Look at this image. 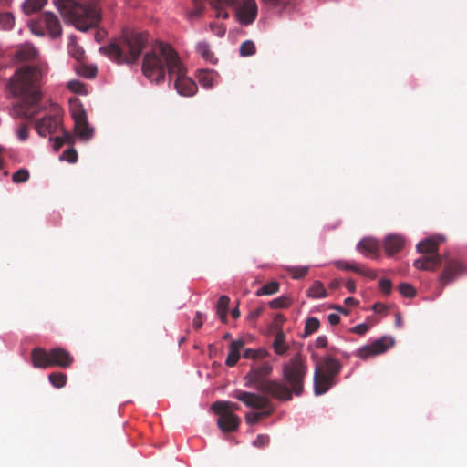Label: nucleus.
<instances>
[{
	"instance_id": "obj_38",
	"label": "nucleus",
	"mask_w": 467,
	"mask_h": 467,
	"mask_svg": "<svg viewBox=\"0 0 467 467\" xmlns=\"http://www.w3.org/2000/svg\"><path fill=\"white\" fill-rule=\"evenodd\" d=\"M15 24V17L10 13H3L0 15V25L1 26L5 29L9 30L13 27Z\"/></svg>"
},
{
	"instance_id": "obj_34",
	"label": "nucleus",
	"mask_w": 467,
	"mask_h": 467,
	"mask_svg": "<svg viewBox=\"0 0 467 467\" xmlns=\"http://www.w3.org/2000/svg\"><path fill=\"white\" fill-rule=\"evenodd\" d=\"M269 356V352L265 348L252 349L247 348L244 351V358L247 359H261Z\"/></svg>"
},
{
	"instance_id": "obj_36",
	"label": "nucleus",
	"mask_w": 467,
	"mask_h": 467,
	"mask_svg": "<svg viewBox=\"0 0 467 467\" xmlns=\"http://www.w3.org/2000/svg\"><path fill=\"white\" fill-rule=\"evenodd\" d=\"M320 327V322L317 317H308L305 324L304 336L307 337L315 333Z\"/></svg>"
},
{
	"instance_id": "obj_28",
	"label": "nucleus",
	"mask_w": 467,
	"mask_h": 467,
	"mask_svg": "<svg viewBox=\"0 0 467 467\" xmlns=\"http://www.w3.org/2000/svg\"><path fill=\"white\" fill-rule=\"evenodd\" d=\"M197 53L206 61L215 64L217 62L214 54L211 50L210 44L206 41H201L196 45Z\"/></svg>"
},
{
	"instance_id": "obj_60",
	"label": "nucleus",
	"mask_w": 467,
	"mask_h": 467,
	"mask_svg": "<svg viewBox=\"0 0 467 467\" xmlns=\"http://www.w3.org/2000/svg\"><path fill=\"white\" fill-rule=\"evenodd\" d=\"M329 286L331 289H337L340 286V281L339 280H333L330 282Z\"/></svg>"
},
{
	"instance_id": "obj_54",
	"label": "nucleus",
	"mask_w": 467,
	"mask_h": 467,
	"mask_svg": "<svg viewBox=\"0 0 467 467\" xmlns=\"http://www.w3.org/2000/svg\"><path fill=\"white\" fill-rule=\"evenodd\" d=\"M263 312V308L262 307H258L256 308L255 310L252 311L249 315H248V319L250 321H254L256 320L260 315L262 314Z\"/></svg>"
},
{
	"instance_id": "obj_45",
	"label": "nucleus",
	"mask_w": 467,
	"mask_h": 467,
	"mask_svg": "<svg viewBox=\"0 0 467 467\" xmlns=\"http://www.w3.org/2000/svg\"><path fill=\"white\" fill-rule=\"evenodd\" d=\"M379 289L386 295H389L391 291L392 284L389 279H381L379 282Z\"/></svg>"
},
{
	"instance_id": "obj_48",
	"label": "nucleus",
	"mask_w": 467,
	"mask_h": 467,
	"mask_svg": "<svg viewBox=\"0 0 467 467\" xmlns=\"http://www.w3.org/2000/svg\"><path fill=\"white\" fill-rule=\"evenodd\" d=\"M28 135H29V130H28L27 125H26V124L21 125L17 130L18 139L22 141H25L27 140Z\"/></svg>"
},
{
	"instance_id": "obj_23",
	"label": "nucleus",
	"mask_w": 467,
	"mask_h": 467,
	"mask_svg": "<svg viewBox=\"0 0 467 467\" xmlns=\"http://www.w3.org/2000/svg\"><path fill=\"white\" fill-rule=\"evenodd\" d=\"M357 249L368 256L379 251V244L373 238H364L358 244Z\"/></svg>"
},
{
	"instance_id": "obj_15",
	"label": "nucleus",
	"mask_w": 467,
	"mask_h": 467,
	"mask_svg": "<svg viewBox=\"0 0 467 467\" xmlns=\"http://www.w3.org/2000/svg\"><path fill=\"white\" fill-rule=\"evenodd\" d=\"M51 367H59L62 368H69L74 358L68 351L62 348H54L50 349Z\"/></svg>"
},
{
	"instance_id": "obj_56",
	"label": "nucleus",
	"mask_w": 467,
	"mask_h": 467,
	"mask_svg": "<svg viewBox=\"0 0 467 467\" xmlns=\"http://www.w3.org/2000/svg\"><path fill=\"white\" fill-rule=\"evenodd\" d=\"M53 148L56 151H58L59 149L64 145L63 139L60 136L54 138Z\"/></svg>"
},
{
	"instance_id": "obj_21",
	"label": "nucleus",
	"mask_w": 467,
	"mask_h": 467,
	"mask_svg": "<svg viewBox=\"0 0 467 467\" xmlns=\"http://www.w3.org/2000/svg\"><path fill=\"white\" fill-rule=\"evenodd\" d=\"M244 347V341L242 339L234 340L229 346V353L225 360L228 367H234L240 359V351Z\"/></svg>"
},
{
	"instance_id": "obj_22",
	"label": "nucleus",
	"mask_w": 467,
	"mask_h": 467,
	"mask_svg": "<svg viewBox=\"0 0 467 467\" xmlns=\"http://www.w3.org/2000/svg\"><path fill=\"white\" fill-rule=\"evenodd\" d=\"M38 51L31 44L21 46L16 52V57L19 61H31L37 57Z\"/></svg>"
},
{
	"instance_id": "obj_64",
	"label": "nucleus",
	"mask_w": 467,
	"mask_h": 467,
	"mask_svg": "<svg viewBox=\"0 0 467 467\" xmlns=\"http://www.w3.org/2000/svg\"><path fill=\"white\" fill-rule=\"evenodd\" d=\"M264 1L266 3L272 4V5H277L280 2V0H264Z\"/></svg>"
},
{
	"instance_id": "obj_17",
	"label": "nucleus",
	"mask_w": 467,
	"mask_h": 467,
	"mask_svg": "<svg viewBox=\"0 0 467 467\" xmlns=\"http://www.w3.org/2000/svg\"><path fill=\"white\" fill-rule=\"evenodd\" d=\"M442 260L443 255H440L439 254L424 255L415 260L413 265L420 270L435 271L441 266Z\"/></svg>"
},
{
	"instance_id": "obj_29",
	"label": "nucleus",
	"mask_w": 467,
	"mask_h": 467,
	"mask_svg": "<svg viewBox=\"0 0 467 467\" xmlns=\"http://www.w3.org/2000/svg\"><path fill=\"white\" fill-rule=\"evenodd\" d=\"M69 103H70V113H71V116H72L74 121L78 120V122H79V121L83 120V119L87 117V113H86L82 104L80 103L79 99H70Z\"/></svg>"
},
{
	"instance_id": "obj_37",
	"label": "nucleus",
	"mask_w": 467,
	"mask_h": 467,
	"mask_svg": "<svg viewBox=\"0 0 467 467\" xmlns=\"http://www.w3.org/2000/svg\"><path fill=\"white\" fill-rule=\"evenodd\" d=\"M291 303L292 301L289 297L283 296L272 300L269 303V306L273 309L287 308L290 306Z\"/></svg>"
},
{
	"instance_id": "obj_43",
	"label": "nucleus",
	"mask_w": 467,
	"mask_h": 467,
	"mask_svg": "<svg viewBox=\"0 0 467 467\" xmlns=\"http://www.w3.org/2000/svg\"><path fill=\"white\" fill-rule=\"evenodd\" d=\"M61 159H65L68 162L74 163L78 160V152L74 148H69L63 152Z\"/></svg>"
},
{
	"instance_id": "obj_39",
	"label": "nucleus",
	"mask_w": 467,
	"mask_h": 467,
	"mask_svg": "<svg viewBox=\"0 0 467 467\" xmlns=\"http://www.w3.org/2000/svg\"><path fill=\"white\" fill-rule=\"evenodd\" d=\"M30 177L28 170L25 168L19 169L12 175V180L15 183L26 182Z\"/></svg>"
},
{
	"instance_id": "obj_57",
	"label": "nucleus",
	"mask_w": 467,
	"mask_h": 467,
	"mask_svg": "<svg viewBox=\"0 0 467 467\" xmlns=\"http://www.w3.org/2000/svg\"><path fill=\"white\" fill-rule=\"evenodd\" d=\"M346 288L348 289V292L354 293L356 291V284H355V282L353 280H348L346 283Z\"/></svg>"
},
{
	"instance_id": "obj_16",
	"label": "nucleus",
	"mask_w": 467,
	"mask_h": 467,
	"mask_svg": "<svg viewBox=\"0 0 467 467\" xmlns=\"http://www.w3.org/2000/svg\"><path fill=\"white\" fill-rule=\"evenodd\" d=\"M444 240L445 238L441 235L428 237L417 244V251L426 255L438 254L439 246Z\"/></svg>"
},
{
	"instance_id": "obj_25",
	"label": "nucleus",
	"mask_w": 467,
	"mask_h": 467,
	"mask_svg": "<svg viewBox=\"0 0 467 467\" xmlns=\"http://www.w3.org/2000/svg\"><path fill=\"white\" fill-rule=\"evenodd\" d=\"M75 132L77 136L83 140H89L93 136V129L89 127L87 117L83 120H76Z\"/></svg>"
},
{
	"instance_id": "obj_33",
	"label": "nucleus",
	"mask_w": 467,
	"mask_h": 467,
	"mask_svg": "<svg viewBox=\"0 0 467 467\" xmlns=\"http://www.w3.org/2000/svg\"><path fill=\"white\" fill-rule=\"evenodd\" d=\"M279 283L276 281H272L270 283L265 284L260 289H258L255 293L257 296H265V295H274L279 290Z\"/></svg>"
},
{
	"instance_id": "obj_44",
	"label": "nucleus",
	"mask_w": 467,
	"mask_h": 467,
	"mask_svg": "<svg viewBox=\"0 0 467 467\" xmlns=\"http://www.w3.org/2000/svg\"><path fill=\"white\" fill-rule=\"evenodd\" d=\"M269 441H270L269 436L260 434L254 441L253 444H254V446H255L257 448H263V447L268 445Z\"/></svg>"
},
{
	"instance_id": "obj_8",
	"label": "nucleus",
	"mask_w": 467,
	"mask_h": 467,
	"mask_svg": "<svg viewBox=\"0 0 467 467\" xmlns=\"http://www.w3.org/2000/svg\"><path fill=\"white\" fill-rule=\"evenodd\" d=\"M231 396L243 402L248 408L263 410L258 412L261 420L269 417L275 411V406L270 400L271 397L268 395L235 390Z\"/></svg>"
},
{
	"instance_id": "obj_5",
	"label": "nucleus",
	"mask_w": 467,
	"mask_h": 467,
	"mask_svg": "<svg viewBox=\"0 0 467 467\" xmlns=\"http://www.w3.org/2000/svg\"><path fill=\"white\" fill-rule=\"evenodd\" d=\"M61 14L82 31L96 26L100 21L99 10L95 3L80 4L73 0H56Z\"/></svg>"
},
{
	"instance_id": "obj_2",
	"label": "nucleus",
	"mask_w": 467,
	"mask_h": 467,
	"mask_svg": "<svg viewBox=\"0 0 467 467\" xmlns=\"http://www.w3.org/2000/svg\"><path fill=\"white\" fill-rule=\"evenodd\" d=\"M47 72L45 64L25 65L18 67L7 84L9 94L18 100L13 104L12 115L32 119L37 113L36 106L42 100L43 78Z\"/></svg>"
},
{
	"instance_id": "obj_10",
	"label": "nucleus",
	"mask_w": 467,
	"mask_h": 467,
	"mask_svg": "<svg viewBox=\"0 0 467 467\" xmlns=\"http://www.w3.org/2000/svg\"><path fill=\"white\" fill-rule=\"evenodd\" d=\"M235 9L238 21L243 25L252 24L257 16V5L255 0H218Z\"/></svg>"
},
{
	"instance_id": "obj_1",
	"label": "nucleus",
	"mask_w": 467,
	"mask_h": 467,
	"mask_svg": "<svg viewBox=\"0 0 467 467\" xmlns=\"http://www.w3.org/2000/svg\"><path fill=\"white\" fill-rule=\"evenodd\" d=\"M142 72L156 84L164 82L168 73L170 80L175 79L174 88L182 96H192L197 89L195 82L186 76V68L178 53L169 44L159 43L145 54Z\"/></svg>"
},
{
	"instance_id": "obj_46",
	"label": "nucleus",
	"mask_w": 467,
	"mask_h": 467,
	"mask_svg": "<svg viewBox=\"0 0 467 467\" xmlns=\"http://www.w3.org/2000/svg\"><path fill=\"white\" fill-rule=\"evenodd\" d=\"M67 88L70 90L79 94L82 93L84 90V85L77 80L69 81L67 84Z\"/></svg>"
},
{
	"instance_id": "obj_9",
	"label": "nucleus",
	"mask_w": 467,
	"mask_h": 467,
	"mask_svg": "<svg viewBox=\"0 0 467 467\" xmlns=\"http://www.w3.org/2000/svg\"><path fill=\"white\" fill-rule=\"evenodd\" d=\"M31 31L37 36H44L47 33L51 38H57L62 34V26L55 14L45 12L31 24Z\"/></svg>"
},
{
	"instance_id": "obj_12",
	"label": "nucleus",
	"mask_w": 467,
	"mask_h": 467,
	"mask_svg": "<svg viewBox=\"0 0 467 467\" xmlns=\"http://www.w3.org/2000/svg\"><path fill=\"white\" fill-rule=\"evenodd\" d=\"M394 343L393 337L388 336L381 337L371 344L361 347L358 350L357 356L361 359H367L370 357L380 355L390 348Z\"/></svg>"
},
{
	"instance_id": "obj_14",
	"label": "nucleus",
	"mask_w": 467,
	"mask_h": 467,
	"mask_svg": "<svg viewBox=\"0 0 467 467\" xmlns=\"http://www.w3.org/2000/svg\"><path fill=\"white\" fill-rule=\"evenodd\" d=\"M218 415L217 426L223 432H234L240 425V418L235 414L228 412H214Z\"/></svg>"
},
{
	"instance_id": "obj_55",
	"label": "nucleus",
	"mask_w": 467,
	"mask_h": 467,
	"mask_svg": "<svg viewBox=\"0 0 467 467\" xmlns=\"http://www.w3.org/2000/svg\"><path fill=\"white\" fill-rule=\"evenodd\" d=\"M328 322L332 326H336L340 322V317L337 314L331 313L327 317Z\"/></svg>"
},
{
	"instance_id": "obj_47",
	"label": "nucleus",
	"mask_w": 467,
	"mask_h": 467,
	"mask_svg": "<svg viewBox=\"0 0 467 467\" xmlns=\"http://www.w3.org/2000/svg\"><path fill=\"white\" fill-rule=\"evenodd\" d=\"M245 420L248 424L253 425L256 424L261 420L260 415L258 412H247L245 414Z\"/></svg>"
},
{
	"instance_id": "obj_31",
	"label": "nucleus",
	"mask_w": 467,
	"mask_h": 467,
	"mask_svg": "<svg viewBox=\"0 0 467 467\" xmlns=\"http://www.w3.org/2000/svg\"><path fill=\"white\" fill-rule=\"evenodd\" d=\"M216 73L213 70L202 69L199 70L197 78L201 85L206 88H210L213 85V78Z\"/></svg>"
},
{
	"instance_id": "obj_52",
	"label": "nucleus",
	"mask_w": 467,
	"mask_h": 467,
	"mask_svg": "<svg viewBox=\"0 0 467 467\" xmlns=\"http://www.w3.org/2000/svg\"><path fill=\"white\" fill-rule=\"evenodd\" d=\"M315 346L317 348H326L327 346V337L326 336H319L316 339V341H315Z\"/></svg>"
},
{
	"instance_id": "obj_30",
	"label": "nucleus",
	"mask_w": 467,
	"mask_h": 467,
	"mask_svg": "<svg viewBox=\"0 0 467 467\" xmlns=\"http://www.w3.org/2000/svg\"><path fill=\"white\" fill-rule=\"evenodd\" d=\"M229 303L230 298L227 296H222L216 305V313L223 323H226L227 321Z\"/></svg>"
},
{
	"instance_id": "obj_24",
	"label": "nucleus",
	"mask_w": 467,
	"mask_h": 467,
	"mask_svg": "<svg viewBox=\"0 0 467 467\" xmlns=\"http://www.w3.org/2000/svg\"><path fill=\"white\" fill-rule=\"evenodd\" d=\"M272 348L275 353L278 356L285 355L289 349V346L285 342V335L282 329H279L275 333V339L272 343Z\"/></svg>"
},
{
	"instance_id": "obj_51",
	"label": "nucleus",
	"mask_w": 467,
	"mask_h": 467,
	"mask_svg": "<svg viewBox=\"0 0 467 467\" xmlns=\"http://www.w3.org/2000/svg\"><path fill=\"white\" fill-rule=\"evenodd\" d=\"M60 137L63 139L64 144L71 145L75 141L73 135L70 132L64 130H63V135Z\"/></svg>"
},
{
	"instance_id": "obj_58",
	"label": "nucleus",
	"mask_w": 467,
	"mask_h": 467,
	"mask_svg": "<svg viewBox=\"0 0 467 467\" xmlns=\"http://www.w3.org/2000/svg\"><path fill=\"white\" fill-rule=\"evenodd\" d=\"M96 73H97V69L92 67V68H88V72L85 74V76L88 78H92L96 76Z\"/></svg>"
},
{
	"instance_id": "obj_27",
	"label": "nucleus",
	"mask_w": 467,
	"mask_h": 467,
	"mask_svg": "<svg viewBox=\"0 0 467 467\" xmlns=\"http://www.w3.org/2000/svg\"><path fill=\"white\" fill-rule=\"evenodd\" d=\"M306 296L309 298L320 299L327 296V292L324 285L320 281H314L311 286L306 291Z\"/></svg>"
},
{
	"instance_id": "obj_19",
	"label": "nucleus",
	"mask_w": 467,
	"mask_h": 467,
	"mask_svg": "<svg viewBox=\"0 0 467 467\" xmlns=\"http://www.w3.org/2000/svg\"><path fill=\"white\" fill-rule=\"evenodd\" d=\"M335 265L338 269L347 270V271L351 270L358 275L367 276L368 278H369L371 280L375 279L377 277V274L375 273V271H373L371 269H366L362 265L355 264V263L346 262V261H337L335 263Z\"/></svg>"
},
{
	"instance_id": "obj_53",
	"label": "nucleus",
	"mask_w": 467,
	"mask_h": 467,
	"mask_svg": "<svg viewBox=\"0 0 467 467\" xmlns=\"http://www.w3.org/2000/svg\"><path fill=\"white\" fill-rule=\"evenodd\" d=\"M373 310L379 314H385L388 310L387 306L381 303H376L373 305Z\"/></svg>"
},
{
	"instance_id": "obj_41",
	"label": "nucleus",
	"mask_w": 467,
	"mask_h": 467,
	"mask_svg": "<svg viewBox=\"0 0 467 467\" xmlns=\"http://www.w3.org/2000/svg\"><path fill=\"white\" fill-rule=\"evenodd\" d=\"M399 291L403 296L408 298H411L416 295V289L408 283H401L399 285Z\"/></svg>"
},
{
	"instance_id": "obj_7",
	"label": "nucleus",
	"mask_w": 467,
	"mask_h": 467,
	"mask_svg": "<svg viewBox=\"0 0 467 467\" xmlns=\"http://www.w3.org/2000/svg\"><path fill=\"white\" fill-rule=\"evenodd\" d=\"M341 370L340 362L331 356L325 357L317 363L314 373V389L317 395L326 393L336 384L335 378Z\"/></svg>"
},
{
	"instance_id": "obj_4",
	"label": "nucleus",
	"mask_w": 467,
	"mask_h": 467,
	"mask_svg": "<svg viewBox=\"0 0 467 467\" xmlns=\"http://www.w3.org/2000/svg\"><path fill=\"white\" fill-rule=\"evenodd\" d=\"M273 367L269 362H256L244 376V386L254 387L261 394L268 395L280 401L291 400V391L284 382L268 379Z\"/></svg>"
},
{
	"instance_id": "obj_3",
	"label": "nucleus",
	"mask_w": 467,
	"mask_h": 467,
	"mask_svg": "<svg viewBox=\"0 0 467 467\" xmlns=\"http://www.w3.org/2000/svg\"><path fill=\"white\" fill-rule=\"evenodd\" d=\"M148 41V33L125 28L109 46L100 47L99 52L118 63L132 64L139 59Z\"/></svg>"
},
{
	"instance_id": "obj_59",
	"label": "nucleus",
	"mask_w": 467,
	"mask_h": 467,
	"mask_svg": "<svg viewBox=\"0 0 467 467\" xmlns=\"http://www.w3.org/2000/svg\"><path fill=\"white\" fill-rule=\"evenodd\" d=\"M358 303V302L353 297H348L345 299V305L347 306H356Z\"/></svg>"
},
{
	"instance_id": "obj_11",
	"label": "nucleus",
	"mask_w": 467,
	"mask_h": 467,
	"mask_svg": "<svg viewBox=\"0 0 467 467\" xmlns=\"http://www.w3.org/2000/svg\"><path fill=\"white\" fill-rule=\"evenodd\" d=\"M444 267L439 275V282L442 288L453 283L458 276L467 272V266L458 258L443 254Z\"/></svg>"
},
{
	"instance_id": "obj_20",
	"label": "nucleus",
	"mask_w": 467,
	"mask_h": 467,
	"mask_svg": "<svg viewBox=\"0 0 467 467\" xmlns=\"http://www.w3.org/2000/svg\"><path fill=\"white\" fill-rule=\"evenodd\" d=\"M405 241L402 236L390 234L384 240V249L388 255H393L400 252L404 246Z\"/></svg>"
},
{
	"instance_id": "obj_13",
	"label": "nucleus",
	"mask_w": 467,
	"mask_h": 467,
	"mask_svg": "<svg viewBox=\"0 0 467 467\" xmlns=\"http://www.w3.org/2000/svg\"><path fill=\"white\" fill-rule=\"evenodd\" d=\"M62 124L58 109L53 114H47L36 122L35 129L41 137L54 134Z\"/></svg>"
},
{
	"instance_id": "obj_49",
	"label": "nucleus",
	"mask_w": 467,
	"mask_h": 467,
	"mask_svg": "<svg viewBox=\"0 0 467 467\" xmlns=\"http://www.w3.org/2000/svg\"><path fill=\"white\" fill-rule=\"evenodd\" d=\"M368 330V326L365 323L358 324L351 328V331L358 335H364Z\"/></svg>"
},
{
	"instance_id": "obj_50",
	"label": "nucleus",
	"mask_w": 467,
	"mask_h": 467,
	"mask_svg": "<svg viewBox=\"0 0 467 467\" xmlns=\"http://www.w3.org/2000/svg\"><path fill=\"white\" fill-rule=\"evenodd\" d=\"M192 326L195 329H200L202 326V314L199 311L196 312L192 320Z\"/></svg>"
},
{
	"instance_id": "obj_40",
	"label": "nucleus",
	"mask_w": 467,
	"mask_h": 467,
	"mask_svg": "<svg viewBox=\"0 0 467 467\" xmlns=\"http://www.w3.org/2000/svg\"><path fill=\"white\" fill-rule=\"evenodd\" d=\"M288 272L294 279H300L307 275L308 266H291L288 268Z\"/></svg>"
},
{
	"instance_id": "obj_6",
	"label": "nucleus",
	"mask_w": 467,
	"mask_h": 467,
	"mask_svg": "<svg viewBox=\"0 0 467 467\" xmlns=\"http://www.w3.org/2000/svg\"><path fill=\"white\" fill-rule=\"evenodd\" d=\"M308 371L306 359L300 353H296L290 360L284 364L282 376L289 385L291 399L293 394L300 396L304 390V380Z\"/></svg>"
},
{
	"instance_id": "obj_42",
	"label": "nucleus",
	"mask_w": 467,
	"mask_h": 467,
	"mask_svg": "<svg viewBox=\"0 0 467 467\" xmlns=\"http://www.w3.org/2000/svg\"><path fill=\"white\" fill-rule=\"evenodd\" d=\"M255 53V46L253 41L247 40L241 45L240 54L244 57L251 56Z\"/></svg>"
},
{
	"instance_id": "obj_63",
	"label": "nucleus",
	"mask_w": 467,
	"mask_h": 467,
	"mask_svg": "<svg viewBox=\"0 0 467 467\" xmlns=\"http://www.w3.org/2000/svg\"><path fill=\"white\" fill-rule=\"evenodd\" d=\"M231 315L234 319L238 318L240 317V311L238 307L234 308L231 312Z\"/></svg>"
},
{
	"instance_id": "obj_26",
	"label": "nucleus",
	"mask_w": 467,
	"mask_h": 467,
	"mask_svg": "<svg viewBox=\"0 0 467 467\" xmlns=\"http://www.w3.org/2000/svg\"><path fill=\"white\" fill-rule=\"evenodd\" d=\"M212 410L213 412H228L234 414V412L235 410H240V405L229 400H217L212 404Z\"/></svg>"
},
{
	"instance_id": "obj_61",
	"label": "nucleus",
	"mask_w": 467,
	"mask_h": 467,
	"mask_svg": "<svg viewBox=\"0 0 467 467\" xmlns=\"http://www.w3.org/2000/svg\"><path fill=\"white\" fill-rule=\"evenodd\" d=\"M334 309L341 312L342 314L348 316L349 314V311L348 309H345L344 307L340 306H333Z\"/></svg>"
},
{
	"instance_id": "obj_32",
	"label": "nucleus",
	"mask_w": 467,
	"mask_h": 467,
	"mask_svg": "<svg viewBox=\"0 0 467 467\" xmlns=\"http://www.w3.org/2000/svg\"><path fill=\"white\" fill-rule=\"evenodd\" d=\"M47 0H26L23 4V10L26 15L40 11Z\"/></svg>"
},
{
	"instance_id": "obj_35",
	"label": "nucleus",
	"mask_w": 467,
	"mask_h": 467,
	"mask_svg": "<svg viewBox=\"0 0 467 467\" xmlns=\"http://www.w3.org/2000/svg\"><path fill=\"white\" fill-rule=\"evenodd\" d=\"M48 379L55 388H63L67 380V375L63 372H53L49 374Z\"/></svg>"
},
{
	"instance_id": "obj_62",
	"label": "nucleus",
	"mask_w": 467,
	"mask_h": 467,
	"mask_svg": "<svg viewBox=\"0 0 467 467\" xmlns=\"http://www.w3.org/2000/svg\"><path fill=\"white\" fill-rule=\"evenodd\" d=\"M395 323H396V326L398 327H400L402 326V319H401V316H400V313L396 314V321H395Z\"/></svg>"
},
{
	"instance_id": "obj_18",
	"label": "nucleus",
	"mask_w": 467,
	"mask_h": 467,
	"mask_svg": "<svg viewBox=\"0 0 467 467\" xmlns=\"http://www.w3.org/2000/svg\"><path fill=\"white\" fill-rule=\"evenodd\" d=\"M32 365L36 368H51L50 350L43 348H35L31 351Z\"/></svg>"
}]
</instances>
